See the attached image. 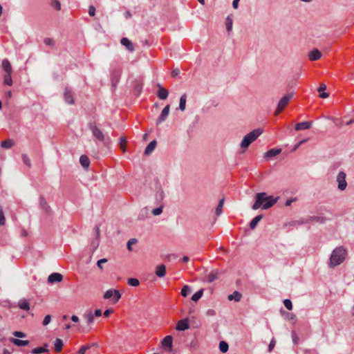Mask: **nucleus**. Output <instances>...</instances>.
<instances>
[{
    "instance_id": "obj_63",
    "label": "nucleus",
    "mask_w": 354,
    "mask_h": 354,
    "mask_svg": "<svg viewBox=\"0 0 354 354\" xmlns=\"http://www.w3.org/2000/svg\"><path fill=\"white\" fill-rule=\"evenodd\" d=\"M292 340H293L294 344H297V337L295 332L292 333Z\"/></svg>"
},
{
    "instance_id": "obj_60",
    "label": "nucleus",
    "mask_w": 354,
    "mask_h": 354,
    "mask_svg": "<svg viewBox=\"0 0 354 354\" xmlns=\"http://www.w3.org/2000/svg\"><path fill=\"white\" fill-rule=\"evenodd\" d=\"M93 315L95 317H100L102 315V310L100 309H96L93 313Z\"/></svg>"
},
{
    "instance_id": "obj_13",
    "label": "nucleus",
    "mask_w": 354,
    "mask_h": 354,
    "mask_svg": "<svg viewBox=\"0 0 354 354\" xmlns=\"http://www.w3.org/2000/svg\"><path fill=\"white\" fill-rule=\"evenodd\" d=\"M312 125H313L312 122H299L295 125V130L301 131V130H304V129H309L310 128H311Z\"/></svg>"
},
{
    "instance_id": "obj_61",
    "label": "nucleus",
    "mask_w": 354,
    "mask_h": 354,
    "mask_svg": "<svg viewBox=\"0 0 354 354\" xmlns=\"http://www.w3.org/2000/svg\"><path fill=\"white\" fill-rule=\"evenodd\" d=\"M112 311H113L112 309H106V310H105L104 313H103L104 316L106 317H109V315L112 313Z\"/></svg>"
},
{
    "instance_id": "obj_41",
    "label": "nucleus",
    "mask_w": 354,
    "mask_h": 354,
    "mask_svg": "<svg viewBox=\"0 0 354 354\" xmlns=\"http://www.w3.org/2000/svg\"><path fill=\"white\" fill-rule=\"evenodd\" d=\"M233 21L230 17H227L225 19L226 29L228 32L232 30Z\"/></svg>"
},
{
    "instance_id": "obj_47",
    "label": "nucleus",
    "mask_w": 354,
    "mask_h": 354,
    "mask_svg": "<svg viewBox=\"0 0 354 354\" xmlns=\"http://www.w3.org/2000/svg\"><path fill=\"white\" fill-rule=\"evenodd\" d=\"M283 304L285 306V307L288 309V310H292V301L290 299H286L283 300Z\"/></svg>"
},
{
    "instance_id": "obj_5",
    "label": "nucleus",
    "mask_w": 354,
    "mask_h": 354,
    "mask_svg": "<svg viewBox=\"0 0 354 354\" xmlns=\"http://www.w3.org/2000/svg\"><path fill=\"white\" fill-rule=\"evenodd\" d=\"M89 129L91 131L93 136L100 141L104 142L106 140L108 142H110V139L109 138H106L104 133L96 125L91 124L89 125Z\"/></svg>"
},
{
    "instance_id": "obj_19",
    "label": "nucleus",
    "mask_w": 354,
    "mask_h": 354,
    "mask_svg": "<svg viewBox=\"0 0 354 354\" xmlns=\"http://www.w3.org/2000/svg\"><path fill=\"white\" fill-rule=\"evenodd\" d=\"M80 162L81 165L85 169H87L90 165V160L87 156L82 155L80 158Z\"/></svg>"
},
{
    "instance_id": "obj_51",
    "label": "nucleus",
    "mask_w": 354,
    "mask_h": 354,
    "mask_svg": "<svg viewBox=\"0 0 354 354\" xmlns=\"http://www.w3.org/2000/svg\"><path fill=\"white\" fill-rule=\"evenodd\" d=\"M50 321L51 316L50 315H47L44 317L42 324L44 326H47L50 322Z\"/></svg>"
},
{
    "instance_id": "obj_53",
    "label": "nucleus",
    "mask_w": 354,
    "mask_h": 354,
    "mask_svg": "<svg viewBox=\"0 0 354 354\" xmlns=\"http://www.w3.org/2000/svg\"><path fill=\"white\" fill-rule=\"evenodd\" d=\"M90 348L88 345L83 346L78 351L79 354H85V352Z\"/></svg>"
},
{
    "instance_id": "obj_17",
    "label": "nucleus",
    "mask_w": 354,
    "mask_h": 354,
    "mask_svg": "<svg viewBox=\"0 0 354 354\" xmlns=\"http://www.w3.org/2000/svg\"><path fill=\"white\" fill-rule=\"evenodd\" d=\"M322 57L321 52L317 49L313 50L309 54L308 57L311 61L318 60Z\"/></svg>"
},
{
    "instance_id": "obj_45",
    "label": "nucleus",
    "mask_w": 354,
    "mask_h": 354,
    "mask_svg": "<svg viewBox=\"0 0 354 354\" xmlns=\"http://www.w3.org/2000/svg\"><path fill=\"white\" fill-rule=\"evenodd\" d=\"M148 214V209L147 208H143L142 209H141L139 215H138V218L139 219H144L145 218V216H147V215Z\"/></svg>"
},
{
    "instance_id": "obj_8",
    "label": "nucleus",
    "mask_w": 354,
    "mask_h": 354,
    "mask_svg": "<svg viewBox=\"0 0 354 354\" xmlns=\"http://www.w3.org/2000/svg\"><path fill=\"white\" fill-rule=\"evenodd\" d=\"M170 106L168 104L162 109L159 118L156 120V124L158 125L165 122L169 113Z\"/></svg>"
},
{
    "instance_id": "obj_37",
    "label": "nucleus",
    "mask_w": 354,
    "mask_h": 354,
    "mask_svg": "<svg viewBox=\"0 0 354 354\" xmlns=\"http://www.w3.org/2000/svg\"><path fill=\"white\" fill-rule=\"evenodd\" d=\"M166 274L165 267H157L156 274L159 277H163Z\"/></svg>"
},
{
    "instance_id": "obj_36",
    "label": "nucleus",
    "mask_w": 354,
    "mask_h": 354,
    "mask_svg": "<svg viewBox=\"0 0 354 354\" xmlns=\"http://www.w3.org/2000/svg\"><path fill=\"white\" fill-rule=\"evenodd\" d=\"M228 344L225 341H221L219 343V349L223 353H226L228 351Z\"/></svg>"
},
{
    "instance_id": "obj_31",
    "label": "nucleus",
    "mask_w": 354,
    "mask_h": 354,
    "mask_svg": "<svg viewBox=\"0 0 354 354\" xmlns=\"http://www.w3.org/2000/svg\"><path fill=\"white\" fill-rule=\"evenodd\" d=\"M219 273L217 270L212 271L209 275L207 278V281L209 283L213 282L214 280L218 278Z\"/></svg>"
},
{
    "instance_id": "obj_38",
    "label": "nucleus",
    "mask_w": 354,
    "mask_h": 354,
    "mask_svg": "<svg viewBox=\"0 0 354 354\" xmlns=\"http://www.w3.org/2000/svg\"><path fill=\"white\" fill-rule=\"evenodd\" d=\"M4 84L8 86L12 85V80L11 77V73H6L3 77Z\"/></svg>"
},
{
    "instance_id": "obj_12",
    "label": "nucleus",
    "mask_w": 354,
    "mask_h": 354,
    "mask_svg": "<svg viewBox=\"0 0 354 354\" xmlns=\"http://www.w3.org/2000/svg\"><path fill=\"white\" fill-rule=\"evenodd\" d=\"M120 43H121L122 45L125 46L126 48L129 51H130V52H133L134 51V50H135L134 46H133V43L128 38L123 37L121 39Z\"/></svg>"
},
{
    "instance_id": "obj_50",
    "label": "nucleus",
    "mask_w": 354,
    "mask_h": 354,
    "mask_svg": "<svg viewBox=\"0 0 354 354\" xmlns=\"http://www.w3.org/2000/svg\"><path fill=\"white\" fill-rule=\"evenodd\" d=\"M162 212V207L160 206V207H158L157 208H155L152 210V214L154 215V216H158V215H160L161 213Z\"/></svg>"
},
{
    "instance_id": "obj_26",
    "label": "nucleus",
    "mask_w": 354,
    "mask_h": 354,
    "mask_svg": "<svg viewBox=\"0 0 354 354\" xmlns=\"http://www.w3.org/2000/svg\"><path fill=\"white\" fill-rule=\"evenodd\" d=\"M241 297V294L238 291H234L232 294L228 295V299L230 301L234 300L235 301H239Z\"/></svg>"
},
{
    "instance_id": "obj_25",
    "label": "nucleus",
    "mask_w": 354,
    "mask_h": 354,
    "mask_svg": "<svg viewBox=\"0 0 354 354\" xmlns=\"http://www.w3.org/2000/svg\"><path fill=\"white\" fill-rule=\"evenodd\" d=\"M325 221L326 218L324 217L317 216H310L308 219V222H315L319 223H324Z\"/></svg>"
},
{
    "instance_id": "obj_35",
    "label": "nucleus",
    "mask_w": 354,
    "mask_h": 354,
    "mask_svg": "<svg viewBox=\"0 0 354 354\" xmlns=\"http://www.w3.org/2000/svg\"><path fill=\"white\" fill-rule=\"evenodd\" d=\"M198 341L196 339V338H194L188 344V347L189 348V350L191 351H194V350H196L198 347Z\"/></svg>"
},
{
    "instance_id": "obj_62",
    "label": "nucleus",
    "mask_w": 354,
    "mask_h": 354,
    "mask_svg": "<svg viewBox=\"0 0 354 354\" xmlns=\"http://www.w3.org/2000/svg\"><path fill=\"white\" fill-rule=\"evenodd\" d=\"M287 318L288 319L295 320L296 319V316L293 314L287 313Z\"/></svg>"
},
{
    "instance_id": "obj_32",
    "label": "nucleus",
    "mask_w": 354,
    "mask_h": 354,
    "mask_svg": "<svg viewBox=\"0 0 354 354\" xmlns=\"http://www.w3.org/2000/svg\"><path fill=\"white\" fill-rule=\"evenodd\" d=\"M14 145V141L11 139L3 140L1 143V146L3 148L10 149Z\"/></svg>"
},
{
    "instance_id": "obj_52",
    "label": "nucleus",
    "mask_w": 354,
    "mask_h": 354,
    "mask_svg": "<svg viewBox=\"0 0 354 354\" xmlns=\"http://www.w3.org/2000/svg\"><path fill=\"white\" fill-rule=\"evenodd\" d=\"M136 242H137V240L136 239H131L130 240H129V241L127 243V248L129 250H131V245L136 244Z\"/></svg>"
},
{
    "instance_id": "obj_55",
    "label": "nucleus",
    "mask_w": 354,
    "mask_h": 354,
    "mask_svg": "<svg viewBox=\"0 0 354 354\" xmlns=\"http://www.w3.org/2000/svg\"><path fill=\"white\" fill-rule=\"evenodd\" d=\"M44 44L48 46H53L54 41L50 38H46L44 41Z\"/></svg>"
},
{
    "instance_id": "obj_28",
    "label": "nucleus",
    "mask_w": 354,
    "mask_h": 354,
    "mask_svg": "<svg viewBox=\"0 0 354 354\" xmlns=\"http://www.w3.org/2000/svg\"><path fill=\"white\" fill-rule=\"evenodd\" d=\"M187 95L183 94L180 98L179 109L182 111L185 110L186 108Z\"/></svg>"
},
{
    "instance_id": "obj_16",
    "label": "nucleus",
    "mask_w": 354,
    "mask_h": 354,
    "mask_svg": "<svg viewBox=\"0 0 354 354\" xmlns=\"http://www.w3.org/2000/svg\"><path fill=\"white\" fill-rule=\"evenodd\" d=\"M156 145H157L156 140H152L151 142H150L149 144L147 146V147L145 149V154L147 156H149V154H151L156 149Z\"/></svg>"
},
{
    "instance_id": "obj_64",
    "label": "nucleus",
    "mask_w": 354,
    "mask_h": 354,
    "mask_svg": "<svg viewBox=\"0 0 354 354\" xmlns=\"http://www.w3.org/2000/svg\"><path fill=\"white\" fill-rule=\"evenodd\" d=\"M71 319L74 322H79V317L77 315H72Z\"/></svg>"
},
{
    "instance_id": "obj_42",
    "label": "nucleus",
    "mask_w": 354,
    "mask_h": 354,
    "mask_svg": "<svg viewBox=\"0 0 354 354\" xmlns=\"http://www.w3.org/2000/svg\"><path fill=\"white\" fill-rule=\"evenodd\" d=\"M127 283L129 286H134V287L138 286L140 283L138 279H137L136 278L128 279Z\"/></svg>"
},
{
    "instance_id": "obj_46",
    "label": "nucleus",
    "mask_w": 354,
    "mask_h": 354,
    "mask_svg": "<svg viewBox=\"0 0 354 354\" xmlns=\"http://www.w3.org/2000/svg\"><path fill=\"white\" fill-rule=\"evenodd\" d=\"M6 222V218L4 216V214L3 212L2 206L0 205V225H4Z\"/></svg>"
},
{
    "instance_id": "obj_20",
    "label": "nucleus",
    "mask_w": 354,
    "mask_h": 354,
    "mask_svg": "<svg viewBox=\"0 0 354 354\" xmlns=\"http://www.w3.org/2000/svg\"><path fill=\"white\" fill-rule=\"evenodd\" d=\"M18 307L23 310H28L30 309V305L28 301L25 299H21L18 301Z\"/></svg>"
},
{
    "instance_id": "obj_24",
    "label": "nucleus",
    "mask_w": 354,
    "mask_h": 354,
    "mask_svg": "<svg viewBox=\"0 0 354 354\" xmlns=\"http://www.w3.org/2000/svg\"><path fill=\"white\" fill-rule=\"evenodd\" d=\"M263 215H258L256 217H254L250 223V227L252 230H254L256 228L258 223L262 219Z\"/></svg>"
},
{
    "instance_id": "obj_11",
    "label": "nucleus",
    "mask_w": 354,
    "mask_h": 354,
    "mask_svg": "<svg viewBox=\"0 0 354 354\" xmlns=\"http://www.w3.org/2000/svg\"><path fill=\"white\" fill-rule=\"evenodd\" d=\"M158 91L157 92V96L160 100H165L167 98L169 92L167 89L163 88L160 84H158Z\"/></svg>"
},
{
    "instance_id": "obj_30",
    "label": "nucleus",
    "mask_w": 354,
    "mask_h": 354,
    "mask_svg": "<svg viewBox=\"0 0 354 354\" xmlns=\"http://www.w3.org/2000/svg\"><path fill=\"white\" fill-rule=\"evenodd\" d=\"M224 201H225V199L223 198L219 201L218 204L215 210L216 215L220 216L222 214V209H223V205H224Z\"/></svg>"
},
{
    "instance_id": "obj_59",
    "label": "nucleus",
    "mask_w": 354,
    "mask_h": 354,
    "mask_svg": "<svg viewBox=\"0 0 354 354\" xmlns=\"http://www.w3.org/2000/svg\"><path fill=\"white\" fill-rule=\"evenodd\" d=\"M107 261V259L105 258L101 259L97 261V266H101L103 263H106Z\"/></svg>"
},
{
    "instance_id": "obj_14",
    "label": "nucleus",
    "mask_w": 354,
    "mask_h": 354,
    "mask_svg": "<svg viewBox=\"0 0 354 354\" xmlns=\"http://www.w3.org/2000/svg\"><path fill=\"white\" fill-rule=\"evenodd\" d=\"M64 97L65 102L67 104H71V105L74 104V100H73V95H72L71 91L67 88H65L64 93Z\"/></svg>"
},
{
    "instance_id": "obj_7",
    "label": "nucleus",
    "mask_w": 354,
    "mask_h": 354,
    "mask_svg": "<svg viewBox=\"0 0 354 354\" xmlns=\"http://www.w3.org/2000/svg\"><path fill=\"white\" fill-rule=\"evenodd\" d=\"M346 174L344 171H339L337 176L336 180L338 183V189L341 191L346 189L347 187V183L346 180Z\"/></svg>"
},
{
    "instance_id": "obj_9",
    "label": "nucleus",
    "mask_w": 354,
    "mask_h": 354,
    "mask_svg": "<svg viewBox=\"0 0 354 354\" xmlns=\"http://www.w3.org/2000/svg\"><path fill=\"white\" fill-rule=\"evenodd\" d=\"M63 279L62 274L58 272H53L50 274L48 277V281L50 283H54L56 282L62 281Z\"/></svg>"
},
{
    "instance_id": "obj_21",
    "label": "nucleus",
    "mask_w": 354,
    "mask_h": 354,
    "mask_svg": "<svg viewBox=\"0 0 354 354\" xmlns=\"http://www.w3.org/2000/svg\"><path fill=\"white\" fill-rule=\"evenodd\" d=\"M281 150L280 149H271L266 153L265 157L266 158H270L272 157L277 156L281 153Z\"/></svg>"
},
{
    "instance_id": "obj_27",
    "label": "nucleus",
    "mask_w": 354,
    "mask_h": 354,
    "mask_svg": "<svg viewBox=\"0 0 354 354\" xmlns=\"http://www.w3.org/2000/svg\"><path fill=\"white\" fill-rule=\"evenodd\" d=\"M48 346L47 344H44V346L42 347H37L32 350L31 353L33 354H40L43 353H47L48 352V350L46 348Z\"/></svg>"
},
{
    "instance_id": "obj_56",
    "label": "nucleus",
    "mask_w": 354,
    "mask_h": 354,
    "mask_svg": "<svg viewBox=\"0 0 354 354\" xmlns=\"http://www.w3.org/2000/svg\"><path fill=\"white\" fill-rule=\"evenodd\" d=\"M275 343H276V342H275L274 339H272L270 341V344H269V345H268V351H269V352H271V351H272V349L274 348V346H275Z\"/></svg>"
},
{
    "instance_id": "obj_2",
    "label": "nucleus",
    "mask_w": 354,
    "mask_h": 354,
    "mask_svg": "<svg viewBox=\"0 0 354 354\" xmlns=\"http://www.w3.org/2000/svg\"><path fill=\"white\" fill-rule=\"evenodd\" d=\"M347 256V250L342 246L335 248L330 257V266H339L344 263Z\"/></svg>"
},
{
    "instance_id": "obj_39",
    "label": "nucleus",
    "mask_w": 354,
    "mask_h": 354,
    "mask_svg": "<svg viewBox=\"0 0 354 354\" xmlns=\"http://www.w3.org/2000/svg\"><path fill=\"white\" fill-rule=\"evenodd\" d=\"M191 288L189 286L185 285L181 290V295L185 297H187L191 293Z\"/></svg>"
},
{
    "instance_id": "obj_3",
    "label": "nucleus",
    "mask_w": 354,
    "mask_h": 354,
    "mask_svg": "<svg viewBox=\"0 0 354 354\" xmlns=\"http://www.w3.org/2000/svg\"><path fill=\"white\" fill-rule=\"evenodd\" d=\"M262 133L263 130L258 128L246 134L240 144L242 153H244L248 149L250 145L255 141Z\"/></svg>"
},
{
    "instance_id": "obj_44",
    "label": "nucleus",
    "mask_w": 354,
    "mask_h": 354,
    "mask_svg": "<svg viewBox=\"0 0 354 354\" xmlns=\"http://www.w3.org/2000/svg\"><path fill=\"white\" fill-rule=\"evenodd\" d=\"M21 158H22L23 162L26 165H27L28 167H30L31 166V162H30L29 157L26 154H23Z\"/></svg>"
},
{
    "instance_id": "obj_58",
    "label": "nucleus",
    "mask_w": 354,
    "mask_h": 354,
    "mask_svg": "<svg viewBox=\"0 0 354 354\" xmlns=\"http://www.w3.org/2000/svg\"><path fill=\"white\" fill-rule=\"evenodd\" d=\"M180 74V70L178 68L174 69L171 71V76L174 77H177Z\"/></svg>"
},
{
    "instance_id": "obj_1",
    "label": "nucleus",
    "mask_w": 354,
    "mask_h": 354,
    "mask_svg": "<svg viewBox=\"0 0 354 354\" xmlns=\"http://www.w3.org/2000/svg\"><path fill=\"white\" fill-rule=\"evenodd\" d=\"M279 198L273 196H268L266 192L257 193L255 195V202L252 206V209L257 210L259 208L268 209L272 207L277 201Z\"/></svg>"
},
{
    "instance_id": "obj_22",
    "label": "nucleus",
    "mask_w": 354,
    "mask_h": 354,
    "mask_svg": "<svg viewBox=\"0 0 354 354\" xmlns=\"http://www.w3.org/2000/svg\"><path fill=\"white\" fill-rule=\"evenodd\" d=\"M2 68L6 73H12V66L10 62L8 59H3L2 61Z\"/></svg>"
},
{
    "instance_id": "obj_10",
    "label": "nucleus",
    "mask_w": 354,
    "mask_h": 354,
    "mask_svg": "<svg viewBox=\"0 0 354 354\" xmlns=\"http://www.w3.org/2000/svg\"><path fill=\"white\" fill-rule=\"evenodd\" d=\"M189 328V324L187 319H183L178 322L176 324V330L183 331Z\"/></svg>"
},
{
    "instance_id": "obj_54",
    "label": "nucleus",
    "mask_w": 354,
    "mask_h": 354,
    "mask_svg": "<svg viewBox=\"0 0 354 354\" xmlns=\"http://www.w3.org/2000/svg\"><path fill=\"white\" fill-rule=\"evenodd\" d=\"M95 14V8L93 6H90L88 8V15L91 17Z\"/></svg>"
},
{
    "instance_id": "obj_43",
    "label": "nucleus",
    "mask_w": 354,
    "mask_h": 354,
    "mask_svg": "<svg viewBox=\"0 0 354 354\" xmlns=\"http://www.w3.org/2000/svg\"><path fill=\"white\" fill-rule=\"evenodd\" d=\"M51 6L55 9L56 10H61V4H60V2L57 0H53L51 1Z\"/></svg>"
},
{
    "instance_id": "obj_34",
    "label": "nucleus",
    "mask_w": 354,
    "mask_h": 354,
    "mask_svg": "<svg viewBox=\"0 0 354 354\" xmlns=\"http://www.w3.org/2000/svg\"><path fill=\"white\" fill-rule=\"evenodd\" d=\"M54 346L57 352L61 351L63 346V341L59 338H57L54 342Z\"/></svg>"
},
{
    "instance_id": "obj_18",
    "label": "nucleus",
    "mask_w": 354,
    "mask_h": 354,
    "mask_svg": "<svg viewBox=\"0 0 354 354\" xmlns=\"http://www.w3.org/2000/svg\"><path fill=\"white\" fill-rule=\"evenodd\" d=\"M172 340H173V338L171 335H167L162 340V346H164L165 348H168L169 349H171L172 347Z\"/></svg>"
},
{
    "instance_id": "obj_33",
    "label": "nucleus",
    "mask_w": 354,
    "mask_h": 354,
    "mask_svg": "<svg viewBox=\"0 0 354 354\" xmlns=\"http://www.w3.org/2000/svg\"><path fill=\"white\" fill-rule=\"evenodd\" d=\"M203 294V289L201 288L192 295V300L194 302L198 301L202 297Z\"/></svg>"
},
{
    "instance_id": "obj_23",
    "label": "nucleus",
    "mask_w": 354,
    "mask_h": 354,
    "mask_svg": "<svg viewBox=\"0 0 354 354\" xmlns=\"http://www.w3.org/2000/svg\"><path fill=\"white\" fill-rule=\"evenodd\" d=\"M326 89V85L324 83L321 84L319 87L317 88V91L320 93L319 97L322 98H326L328 96V93L324 92Z\"/></svg>"
},
{
    "instance_id": "obj_6",
    "label": "nucleus",
    "mask_w": 354,
    "mask_h": 354,
    "mask_svg": "<svg viewBox=\"0 0 354 354\" xmlns=\"http://www.w3.org/2000/svg\"><path fill=\"white\" fill-rule=\"evenodd\" d=\"M121 298V294L117 290L109 289L104 294V299H113V303H117Z\"/></svg>"
},
{
    "instance_id": "obj_57",
    "label": "nucleus",
    "mask_w": 354,
    "mask_h": 354,
    "mask_svg": "<svg viewBox=\"0 0 354 354\" xmlns=\"http://www.w3.org/2000/svg\"><path fill=\"white\" fill-rule=\"evenodd\" d=\"M189 261V258L187 256H185L178 261V263H187Z\"/></svg>"
},
{
    "instance_id": "obj_15",
    "label": "nucleus",
    "mask_w": 354,
    "mask_h": 354,
    "mask_svg": "<svg viewBox=\"0 0 354 354\" xmlns=\"http://www.w3.org/2000/svg\"><path fill=\"white\" fill-rule=\"evenodd\" d=\"M10 342H12L13 344H15L17 346H26L29 344L28 340H21L17 338H10Z\"/></svg>"
},
{
    "instance_id": "obj_4",
    "label": "nucleus",
    "mask_w": 354,
    "mask_h": 354,
    "mask_svg": "<svg viewBox=\"0 0 354 354\" xmlns=\"http://www.w3.org/2000/svg\"><path fill=\"white\" fill-rule=\"evenodd\" d=\"M293 94L288 93L284 95L279 102L274 115H277L279 114L288 104L290 100L292 98Z\"/></svg>"
},
{
    "instance_id": "obj_40",
    "label": "nucleus",
    "mask_w": 354,
    "mask_h": 354,
    "mask_svg": "<svg viewBox=\"0 0 354 354\" xmlns=\"http://www.w3.org/2000/svg\"><path fill=\"white\" fill-rule=\"evenodd\" d=\"M126 143H127V138L124 136H122L120 138V147L123 152L126 151Z\"/></svg>"
},
{
    "instance_id": "obj_49",
    "label": "nucleus",
    "mask_w": 354,
    "mask_h": 354,
    "mask_svg": "<svg viewBox=\"0 0 354 354\" xmlns=\"http://www.w3.org/2000/svg\"><path fill=\"white\" fill-rule=\"evenodd\" d=\"M164 196H165L164 191L162 190V189H161L160 187L156 192V198L158 200H162L164 198Z\"/></svg>"
},
{
    "instance_id": "obj_29",
    "label": "nucleus",
    "mask_w": 354,
    "mask_h": 354,
    "mask_svg": "<svg viewBox=\"0 0 354 354\" xmlns=\"http://www.w3.org/2000/svg\"><path fill=\"white\" fill-rule=\"evenodd\" d=\"M84 318L86 320L88 325L91 324L94 321V315L92 311H88L84 315Z\"/></svg>"
},
{
    "instance_id": "obj_48",
    "label": "nucleus",
    "mask_w": 354,
    "mask_h": 354,
    "mask_svg": "<svg viewBox=\"0 0 354 354\" xmlns=\"http://www.w3.org/2000/svg\"><path fill=\"white\" fill-rule=\"evenodd\" d=\"M12 335L18 338H25L26 337V334L21 331H14Z\"/></svg>"
}]
</instances>
